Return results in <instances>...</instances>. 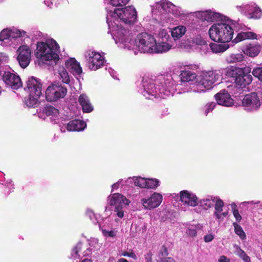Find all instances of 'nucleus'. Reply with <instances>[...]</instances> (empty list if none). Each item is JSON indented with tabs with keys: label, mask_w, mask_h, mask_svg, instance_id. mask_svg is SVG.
<instances>
[{
	"label": "nucleus",
	"mask_w": 262,
	"mask_h": 262,
	"mask_svg": "<svg viewBox=\"0 0 262 262\" xmlns=\"http://www.w3.org/2000/svg\"><path fill=\"white\" fill-rule=\"evenodd\" d=\"M115 42L120 48L138 50L141 53H153L156 39L151 34L143 32L139 34L134 40L129 31L120 29L116 34Z\"/></svg>",
	"instance_id": "obj_1"
},
{
	"label": "nucleus",
	"mask_w": 262,
	"mask_h": 262,
	"mask_svg": "<svg viewBox=\"0 0 262 262\" xmlns=\"http://www.w3.org/2000/svg\"><path fill=\"white\" fill-rule=\"evenodd\" d=\"M182 83L188 82L190 85L187 91L194 93L204 92L213 87L216 82L222 79L220 71H209L196 75L194 72L189 70L182 71L180 75Z\"/></svg>",
	"instance_id": "obj_2"
},
{
	"label": "nucleus",
	"mask_w": 262,
	"mask_h": 262,
	"mask_svg": "<svg viewBox=\"0 0 262 262\" xmlns=\"http://www.w3.org/2000/svg\"><path fill=\"white\" fill-rule=\"evenodd\" d=\"M174 85L175 82L170 75L161 76L155 81L144 78L141 93L145 97L150 99L158 97L165 99L173 95Z\"/></svg>",
	"instance_id": "obj_3"
},
{
	"label": "nucleus",
	"mask_w": 262,
	"mask_h": 262,
	"mask_svg": "<svg viewBox=\"0 0 262 262\" xmlns=\"http://www.w3.org/2000/svg\"><path fill=\"white\" fill-rule=\"evenodd\" d=\"M106 22L109 28L112 29L114 38L116 39V34L120 29H125L124 27L119 26L117 22L119 20L126 25H132L136 20L137 12L135 8L132 6H129L121 9H114L113 11L110 10L106 16Z\"/></svg>",
	"instance_id": "obj_4"
},
{
	"label": "nucleus",
	"mask_w": 262,
	"mask_h": 262,
	"mask_svg": "<svg viewBox=\"0 0 262 262\" xmlns=\"http://www.w3.org/2000/svg\"><path fill=\"white\" fill-rule=\"evenodd\" d=\"M59 47L53 39H49L46 42H39L37 44L36 56L42 60L53 61L55 62L59 58L58 54Z\"/></svg>",
	"instance_id": "obj_5"
},
{
	"label": "nucleus",
	"mask_w": 262,
	"mask_h": 262,
	"mask_svg": "<svg viewBox=\"0 0 262 262\" xmlns=\"http://www.w3.org/2000/svg\"><path fill=\"white\" fill-rule=\"evenodd\" d=\"M209 35L212 40L225 43L231 40L233 31L230 25L225 23H218L210 27Z\"/></svg>",
	"instance_id": "obj_6"
},
{
	"label": "nucleus",
	"mask_w": 262,
	"mask_h": 262,
	"mask_svg": "<svg viewBox=\"0 0 262 262\" xmlns=\"http://www.w3.org/2000/svg\"><path fill=\"white\" fill-rule=\"evenodd\" d=\"M108 201L111 206H114V211L119 218H122L124 216L123 208L128 205L130 202L125 196L118 193L110 195L108 197Z\"/></svg>",
	"instance_id": "obj_7"
},
{
	"label": "nucleus",
	"mask_w": 262,
	"mask_h": 262,
	"mask_svg": "<svg viewBox=\"0 0 262 262\" xmlns=\"http://www.w3.org/2000/svg\"><path fill=\"white\" fill-rule=\"evenodd\" d=\"M67 92V90L60 83H54L49 85L46 91V98L48 101L54 102L63 98Z\"/></svg>",
	"instance_id": "obj_8"
},
{
	"label": "nucleus",
	"mask_w": 262,
	"mask_h": 262,
	"mask_svg": "<svg viewBox=\"0 0 262 262\" xmlns=\"http://www.w3.org/2000/svg\"><path fill=\"white\" fill-rule=\"evenodd\" d=\"M87 64L90 69L96 71L100 68L104 62V58L94 50H88L84 54Z\"/></svg>",
	"instance_id": "obj_9"
},
{
	"label": "nucleus",
	"mask_w": 262,
	"mask_h": 262,
	"mask_svg": "<svg viewBox=\"0 0 262 262\" xmlns=\"http://www.w3.org/2000/svg\"><path fill=\"white\" fill-rule=\"evenodd\" d=\"M260 104V99L255 93L246 95L242 100V106L247 112H254L257 110Z\"/></svg>",
	"instance_id": "obj_10"
},
{
	"label": "nucleus",
	"mask_w": 262,
	"mask_h": 262,
	"mask_svg": "<svg viewBox=\"0 0 262 262\" xmlns=\"http://www.w3.org/2000/svg\"><path fill=\"white\" fill-rule=\"evenodd\" d=\"M236 8L249 18L259 19L262 16V10L254 3L237 6Z\"/></svg>",
	"instance_id": "obj_11"
},
{
	"label": "nucleus",
	"mask_w": 262,
	"mask_h": 262,
	"mask_svg": "<svg viewBox=\"0 0 262 262\" xmlns=\"http://www.w3.org/2000/svg\"><path fill=\"white\" fill-rule=\"evenodd\" d=\"M17 60L20 66L24 69L28 66L31 60V52L29 47L26 45L20 46L17 50Z\"/></svg>",
	"instance_id": "obj_12"
},
{
	"label": "nucleus",
	"mask_w": 262,
	"mask_h": 262,
	"mask_svg": "<svg viewBox=\"0 0 262 262\" xmlns=\"http://www.w3.org/2000/svg\"><path fill=\"white\" fill-rule=\"evenodd\" d=\"M163 200L162 195L157 192H154L150 197L143 198L141 202L145 209L151 210L160 206Z\"/></svg>",
	"instance_id": "obj_13"
},
{
	"label": "nucleus",
	"mask_w": 262,
	"mask_h": 262,
	"mask_svg": "<svg viewBox=\"0 0 262 262\" xmlns=\"http://www.w3.org/2000/svg\"><path fill=\"white\" fill-rule=\"evenodd\" d=\"M28 36L27 33L24 31H20L16 28L5 29L0 33V40H11L12 39Z\"/></svg>",
	"instance_id": "obj_14"
},
{
	"label": "nucleus",
	"mask_w": 262,
	"mask_h": 262,
	"mask_svg": "<svg viewBox=\"0 0 262 262\" xmlns=\"http://www.w3.org/2000/svg\"><path fill=\"white\" fill-rule=\"evenodd\" d=\"M3 79L6 84L12 89L17 90L22 86V82L19 77L9 72H5Z\"/></svg>",
	"instance_id": "obj_15"
},
{
	"label": "nucleus",
	"mask_w": 262,
	"mask_h": 262,
	"mask_svg": "<svg viewBox=\"0 0 262 262\" xmlns=\"http://www.w3.org/2000/svg\"><path fill=\"white\" fill-rule=\"evenodd\" d=\"M42 84L39 80L32 77L27 81V86L25 90L29 94H35L36 96H40L41 94Z\"/></svg>",
	"instance_id": "obj_16"
},
{
	"label": "nucleus",
	"mask_w": 262,
	"mask_h": 262,
	"mask_svg": "<svg viewBox=\"0 0 262 262\" xmlns=\"http://www.w3.org/2000/svg\"><path fill=\"white\" fill-rule=\"evenodd\" d=\"M215 98L218 104L225 106H231L233 104V100L225 90H222L217 93Z\"/></svg>",
	"instance_id": "obj_17"
},
{
	"label": "nucleus",
	"mask_w": 262,
	"mask_h": 262,
	"mask_svg": "<svg viewBox=\"0 0 262 262\" xmlns=\"http://www.w3.org/2000/svg\"><path fill=\"white\" fill-rule=\"evenodd\" d=\"M250 73V69L249 68L243 69V73L238 75L235 79V83L242 88L249 84L252 81V76L249 74Z\"/></svg>",
	"instance_id": "obj_18"
},
{
	"label": "nucleus",
	"mask_w": 262,
	"mask_h": 262,
	"mask_svg": "<svg viewBox=\"0 0 262 262\" xmlns=\"http://www.w3.org/2000/svg\"><path fill=\"white\" fill-rule=\"evenodd\" d=\"M214 215L216 219L220 222L223 221L224 219L228 215L227 211H224L223 209L224 203L219 198L216 197L214 200Z\"/></svg>",
	"instance_id": "obj_19"
},
{
	"label": "nucleus",
	"mask_w": 262,
	"mask_h": 262,
	"mask_svg": "<svg viewBox=\"0 0 262 262\" xmlns=\"http://www.w3.org/2000/svg\"><path fill=\"white\" fill-rule=\"evenodd\" d=\"M197 16L200 19L207 21H214L222 19V15L220 13L211 10L199 11L197 13Z\"/></svg>",
	"instance_id": "obj_20"
},
{
	"label": "nucleus",
	"mask_w": 262,
	"mask_h": 262,
	"mask_svg": "<svg viewBox=\"0 0 262 262\" xmlns=\"http://www.w3.org/2000/svg\"><path fill=\"white\" fill-rule=\"evenodd\" d=\"M180 193V200L185 204L190 206H195L198 204L197 198L192 193L189 192L187 190H183Z\"/></svg>",
	"instance_id": "obj_21"
},
{
	"label": "nucleus",
	"mask_w": 262,
	"mask_h": 262,
	"mask_svg": "<svg viewBox=\"0 0 262 262\" xmlns=\"http://www.w3.org/2000/svg\"><path fill=\"white\" fill-rule=\"evenodd\" d=\"M242 52L250 57L257 56L260 51V46L259 45L249 43L243 47Z\"/></svg>",
	"instance_id": "obj_22"
},
{
	"label": "nucleus",
	"mask_w": 262,
	"mask_h": 262,
	"mask_svg": "<svg viewBox=\"0 0 262 262\" xmlns=\"http://www.w3.org/2000/svg\"><path fill=\"white\" fill-rule=\"evenodd\" d=\"M66 67L74 75H79L82 73V68L79 63L74 58H70L65 63Z\"/></svg>",
	"instance_id": "obj_23"
},
{
	"label": "nucleus",
	"mask_w": 262,
	"mask_h": 262,
	"mask_svg": "<svg viewBox=\"0 0 262 262\" xmlns=\"http://www.w3.org/2000/svg\"><path fill=\"white\" fill-rule=\"evenodd\" d=\"M86 127V123L82 120H73L69 121L66 125L67 129L69 132L81 131Z\"/></svg>",
	"instance_id": "obj_24"
},
{
	"label": "nucleus",
	"mask_w": 262,
	"mask_h": 262,
	"mask_svg": "<svg viewBox=\"0 0 262 262\" xmlns=\"http://www.w3.org/2000/svg\"><path fill=\"white\" fill-rule=\"evenodd\" d=\"M78 102L84 113H90L93 111V106L89 97L85 94H82L79 96Z\"/></svg>",
	"instance_id": "obj_25"
},
{
	"label": "nucleus",
	"mask_w": 262,
	"mask_h": 262,
	"mask_svg": "<svg viewBox=\"0 0 262 262\" xmlns=\"http://www.w3.org/2000/svg\"><path fill=\"white\" fill-rule=\"evenodd\" d=\"M171 48V45L166 41L156 40L155 45L153 49V53H163L168 51Z\"/></svg>",
	"instance_id": "obj_26"
},
{
	"label": "nucleus",
	"mask_w": 262,
	"mask_h": 262,
	"mask_svg": "<svg viewBox=\"0 0 262 262\" xmlns=\"http://www.w3.org/2000/svg\"><path fill=\"white\" fill-rule=\"evenodd\" d=\"M257 39V35L252 32H241L238 33L233 41L237 43L245 39Z\"/></svg>",
	"instance_id": "obj_27"
},
{
	"label": "nucleus",
	"mask_w": 262,
	"mask_h": 262,
	"mask_svg": "<svg viewBox=\"0 0 262 262\" xmlns=\"http://www.w3.org/2000/svg\"><path fill=\"white\" fill-rule=\"evenodd\" d=\"M186 32V28L182 25L172 28L171 30V35L174 40L180 39Z\"/></svg>",
	"instance_id": "obj_28"
},
{
	"label": "nucleus",
	"mask_w": 262,
	"mask_h": 262,
	"mask_svg": "<svg viewBox=\"0 0 262 262\" xmlns=\"http://www.w3.org/2000/svg\"><path fill=\"white\" fill-rule=\"evenodd\" d=\"M226 75L228 77L236 78L238 75H240L243 73V68L230 66L226 69Z\"/></svg>",
	"instance_id": "obj_29"
},
{
	"label": "nucleus",
	"mask_w": 262,
	"mask_h": 262,
	"mask_svg": "<svg viewBox=\"0 0 262 262\" xmlns=\"http://www.w3.org/2000/svg\"><path fill=\"white\" fill-rule=\"evenodd\" d=\"M244 58V55L242 53H231L226 57V61L228 63H234L242 61Z\"/></svg>",
	"instance_id": "obj_30"
},
{
	"label": "nucleus",
	"mask_w": 262,
	"mask_h": 262,
	"mask_svg": "<svg viewBox=\"0 0 262 262\" xmlns=\"http://www.w3.org/2000/svg\"><path fill=\"white\" fill-rule=\"evenodd\" d=\"M40 96L29 94L28 97L25 98V103L29 107H35L38 103V98Z\"/></svg>",
	"instance_id": "obj_31"
},
{
	"label": "nucleus",
	"mask_w": 262,
	"mask_h": 262,
	"mask_svg": "<svg viewBox=\"0 0 262 262\" xmlns=\"http://www.w3.org/2000/svg\"><path fill=\"white\" fill-rule=\"evenodd\" d=\"M168 254L167 250L165 247H162L160 250L158 254L159 258L157 260V262H176L171 257L165 256Z\"/></svg>",
	"instance_id": "obj_32"
},
{
	"label": "nucleus",
	"mask_w": 262,
	"mask_h": 262,
	"mask_svg": "<svg viewBox=\"0 0 262 262\" xmlns=\"http://www.w3.org/2000/svg\"><path fill=\"white\" fill-rule=\"evenodd\" d=\"M210 46L211 51L214 53H223L229 48V45L227 43L217 44L212 43L210 45Z\"/></svg>",
	"instance_id": "obj_33"
},
{
	"label": "nucleus",
	"mask_w": 262,
	"mask_h": 262,
	"mask_svg": "<svg viewBox=\"0 0 262 262\" xmlns=\"http://www.w3.org/2000/svg\"><path fill=\"white\" fill-rule=\"evenodd\" d=\"M43 111L47 116H51L54 120L58 118L59 115L58 110L51 105L45 107Z\"/></svg>",
	"instance_id": "obj_34"
},
{
	"label": "nucleus",
	"mask_w": 262,
	"mask_h": 262,
	"mask_svg": "<svg viewBox=\"0 0 262 262\" xmlns=\"http://www.w3.org/2000/svg\"><path fill=\"white\" fill-rule=\"evenodd\" d=\"M216 197H211L210 198L201 200L199 202L200 206L205 210L212 207L214 205L215 198Z\"/></svg>",
	"instance_id": "obj_35"
},
{
	"label": "nucleus",
	"mask_w": 262,
	"mask_h": 262,
	"mask_svg": "<svg viewBox=\"0 0 262 262\" xmlns=\"http://www.w3.org/2000/svg\"><path fill=\"white\" fill-rule=\"evenodd\" d=\"M235 249V253L238 255L244 262H250V258L247 254L241 249L240 247L237 245L233 246Z\"/></svg>",
	"instance_id": "obj_36"
},
{
	"label": "nucleus",
	"mask_w": 262,
	"mask_h": 262,
	"mask_svg": "<svg viewBox=\"0 0 262 262\" xmlns=\"http://www.w3.org/2000/svg\"><path fill=\"white\" fill-rule=\"evenodd\" d=\"M58 73L60 76V79L62 80V81L63 83H65L66 84H69L70 83V76L64 68H60L58 70Z\"/></svg>",
	"instance_id": "obj_37"
},
{
	"label": "nucleus",
	"mask_w": 262,
	"mask_h": 262,
	"mask_svg": "<svg viewBox=\"0 0 262 262\" xmlns=\"http://www.w3.org/2000/svg\"><path fill=\"white\" fill-rule=\"evenodd\" d=\"M145 188L156 189L159 186V181L156 179H146Z\"/></svg>",
	"instance_id": "obj_38"
},
{
	"label": "nucleus",
	"mask_w": 262,
	"mask_h": 262,
	"mask_svg": "<svg viewBox=\"0 0 262 262\" xmlns=\"http://www.w3.org/2000/svg\"><path fill=\"white\" fill-rule=\"evenodd\" d=\"M172 4L171 2L166 0H162L158 4L157 7L159 9L161 7V9L169 12V9L171 8Z\"/></svg>",
	"instance_id": "obj_39"
},
{
	"label": "nucleus",
	"mask_w": 262,
	"mask_h": 262,
	"mask_svg": "<svg viewBox=\"0 0 262 262\" xmlns=\"http://www.w3.org/2000/svg\"><path fill=\"white\" fill-rule=\"evenodd\" d=\"M133 180L134 181L135 185H136L137 186H139L141 188H145L146 179L142 178L140 177H134L133 178Z\"/></svg>",
	"instance_id": "obj_40"
},
{
	"label": "nucleus",
	"mask_w": 262,
	"mask_h": 262,
	"mask_svg": "<svg viewBox=\"0 0 262 262\" xmlns=\"http://www.w3.org/2000/svg\"><path fill=\"white\" fill-rule=\"evenodd\" d=\"M169 12L172 13L176 16H180L184 15V12L182 9L173 4L171 6V7L169 9Z\"/></svg>",
	"instance_id": "obj_41"
},
{
	"label": "nucleus",
	"mask_w": 262,
	"mask_h": 262,
	"mask_svg": "<svg viewBox=\"0 0 262 262\" xmlns=\"http://www.w3.org/2000/svg\"><path fill=\"white\" fill-rule=\"evenodd\" d=\"M235 233L237 234L242 239L246 238V234L240 225L236 223H233Z\"/></svg>",
	"instance_id": "obj_42"
},
{
	"label": "nucleus",
	"mask_w": 262,
	"mask_h": 262,
	"mask_svg": "<svg viewBox=\"0 0 262 262\" xmlns=\"http://www.w3.org/2000/svg\"><path fill=\"white\" fill-rule=\"evenodd\" d=\"M82 248V244L79 243L76 246L72 249L71 252V257L74 259L78 258L80 257L79 252Z\"/></svg>",
	"instance_id": "obj_43"
},
{
	"label": "nucleus",
	"mask_w": 262,
	"mask_h": 262,
	"mask_svg": "<svg viewBox=\"0 0 262 262\" xmlns=\"http://www.w3.org/2000/svg\"><path fill=\"white\" fill-rule=\"evenodd\" d=\"M252 75L262 82V67H256L252 71Z\"/></svg>",
	"instance_id": "obj_44"
},
{
	"label": "nucleus",
	"mask_w": 262,
	"mask_h": 262,
	"mask_svg": "<svg viewBox=\"0 0 262 262\" xmlns=\"http://www.w3.org/2000/svg\"><path fill=\"white\" fill-rule=\"evenodd\" d=\"M102 232L104 236L109 237H115L117 235L118 231L115 229L108 230L105 229H102Z\"/></svg>",
	"instance_id": "obj_45"
},
{
	"label": "nucleus",
	"mask_w": 262,
	"mask_h": 262,
	"mask_svg": "<svg viewBox=\"0 0 262 262\" xmlns=\"http://www.w3.org/2000/svg\"><path fill=\"white\" fill-rule=\"evenodd\" d=\"M129 0H110L112 5L115 7L123 6L126 5Z\"/></svg>",
	"instance_id": "obj_46"
},
{
	"label": "nucleus",
	"mask_w": 262,
	"mask_h": 262,
	"mask_svg": "<svg viewBox=\"0 0 262 262\" xmlns=\"http://www.w3.org/2000/svg\"><path fill=\"white\" fill-rule=\"evenodd\" d=\"M215 106L216 103L213 102L207 104L205 106V115L207 116L209 112L213 110Z\"/></svg>",
	"instance_id": "obj_47"
},
{
	"label": "nucleus",
	"mask_w": 262,
	"mask_h": 262,
	"mask_svg": "<svg viewBox=\"0 0 262 262\" xmlns=\"http://www.w3.org/2000/svg\"><path fill=\"white\" fill-rule=\"evenodd\" d=\"M236 206L235 204H232L231 205V207L233 210V215L235 217L236 221L239 222L242 219V217L241 215L239 214L238 210L236 209Z\"/></svg>",
	"instance_id": "obj_48"
},
{
	"label": "nucleus",
	"mask_w": 262,
	"mask_h": 262,
	"mask_svg": "<svg viewBox=\"0 0 262 262\" xmlns=\"http://www.w3.org/2000/svg\"><path fill=\"white\" fill-rule=\"evenodd\" d=\"M159 37L161 38V40L167 41V38L169 37L167 31L164 29L161 30L158 34Z\"/></svg>",
	"instance_id": "obj_49"
},
{
	"label": "nucleus",
	"mask_w": 262,
	"mask_h": 262,
	"mask_svg": "<svg viewBox=\"0 0 262 262\" xmlns=\"http://www.w3.org/2000/svg\"><path fill=\"white\" fill-rule=\"evenodd\" d=\"M120 255L121 256H126V257H131V258H133L134 259H137V257L136 255L133 251V250H130L129 252L124 251V252H122L120 254Z\"/></svg>",
	"instance_id": "obj_50"
},
{
	"label": "nucleus",
	"mask_w": 262,
	"mask_h": 262,
	"mask_svg": "<svg viewBox=\"0 0 262 262\" xmlns=\"http://www.w3.org/2000/svg\"><path fill=\"white\" fill-rule=\"evenodd\" d=\"M193 42L198 45H202L205 43V41L200 35H197L193 39Z\"/></svg>",
	"instance_id": "obj_51"
},
{
	"label": "nucleus",
	"mask_w": 262,
	"mask_h": 262,
	"mask_svg": "<svg viewBox=\"0 0 262 262\" xmlns=\"http://www.w3.org/2000/svg\"><path fill=\"white\" fill-rule=\"evenodd\" d=\"M187 233L188 235H189L191 236H194L196 234V230L195 227L193 226H191L190 227L187 231Z\"/></svg>",
	"instance_id": "obj_52"
},
{
	"label": "nucleus",
	"mask_w": 262,
	"mask_h": 262,
	"mask_svg": "<svg viewBox=\"0 0 262 262\" xmlns=\"http://www.w3.org/2000/svg\"><path fill=\"white\" fill-rule=\"evenodd\" d=\"M9 59L7 55L4 53H0V65L8 62Z\"/></svg>",
	"instance_id": "obj_53"
},
{
	"label": "nucleus",
	"mask_w": 262,
	"mask_h": 262,
	"mask_svg": "<svg viewBox=\"0 0 262 262\" xmlns=\"http://www.w3.org/2000/svg\"><path fill=\"white\" fill-rule=\"evenodd\" d=\"M213 238L214 235L212 234H207L204 237V240L206 243L212 241L213 239Z\"/></svg>",
	"instance_id": "obj_54"
},
{
	"label": "nucleus",
	"mask_w": 262,
	"mask_h": 262,
	"mask_svg": "<svg viewBox=\"0 0 262 262\" xmlns=\"http://www.w3.org/2000/svg\"><path fill=\"white\" fill-rule=\"evenodd\" d=\"M152 254L150 252H148L145 255V258L146 261H152Z\"/></svg>",
	"instance_id": "obj_55"
},
{
	"label": "nucleus",
	"mask_w": 262,
	"mask_h": 262,
	"mask_svg": "<svg viewBox=\"0 0 262 262\" xmlns=\"http://www.w3.org/2000/svg\"><path fill=\"white\" fill-rule=\"evenodd\" d=\"M219 262H229V259L225 256H221L218 260Z\"/></svg>",
	"instance_id": "obj_56"
},
{
	"label": "nucleus",
	"mask_w": 262,
	"mask_h": 262,
	"mask_svg": "<svg viewBox=\"0 0 262 262\" xmlns=\"http://www.w3.org/2000/svg\"><path fill=\"white\" fill-rule=\"evenodd\" d=\"M122 181H123L122 180H120L118 181V182H117L116 183L114 184L112 186V191H113L114 189H117L118 188L119 184L120 183H121Z\"/></svg>",
	"instance_id": "obj_57"
},
{
	"label": "nucleus",
	"mask_w": 262,
	"mask_h": 262,
	"mask_svg": "<svg viewBox=\"0 0 262 262\" xmlns=\"http://www.w3.org/2000/svg\"><path fill=\"white\" fill-rule=\"evenodd\" d=\"M54 2V0H45V5H47L48 7H51V5L53 4V2Z\"/></svg>",
	"instance_id": "obj_58"
},
{
	"label": "nucleus",
	"mask_w": 262,
	"mask_h": 262,
	"mask_svg": "<svg viewBox=\"0 0 262 262\" xmlns=\"http://www.w3.org/2000/svg\"><path fill=\"white\" fill-rule=\"evenodd\" d=\"M91 254V250L89 249H87L83 253V256H86Z\"/></svg>",
	"instance_id": "obj_59"
},
{
	"label": "nucleus",
	"mask_w": 262,
	"mask_h": 262,
	"mask_svg": "<svg viewBox=\"0 0 262 262\" xmlns=\"http://www.w3.org/2000/svg\"><path fill=\"white\" fill-rule=\"evenodd\" d=\"M117 262H128V260L125 258H121L119 259Z\"/></svg>",
	"instance_id": "obj_60"
},
{
	"label": "nucleus",
	"mask_w": 262,
	"mask_h": 262,
	"mask_svg": "<svg viewBox=\"0 0 262 262\" xmlns=\"http://www.w3.org/2000/svg\"><path fill=\"white\" fill-rule=\"evenodd\" d=\"M108 72H109V73H110V75H111L112 77H114V70H112L111 69H110L108 70Z\"/></svg>",
	"instance_id": "obj_61"
},
{
	"label": "nucleus",
	"mask_w": 262,
	"mask_h": 262,
	"mask_svg": "<svg viewBox=\"0 0 262 262\" xmlns=\"http://www.w3.org/2000/svg\"><path fill=\"white\" fill-rule=\"evenodd\" d=\"M81 262H92V260L88 258H85Z\"/></svg>",
	"instance_id": "obj_62"
},
{
	"label": "nucleus",
	"mask_w": 262,
	"mask_h": 262,
	"mask_svg": "<svg viewBox=\"0 0 262 262\" xmlns=\"http://www.w3.org/2000/svg\"><path fill=\"white\" fill-rule=\"evenodd\" d=\"M244 204H255V203H254L253 201H251V202H245L243 203Z\"/></svg>",
	"instance_id": "obj_63"
},
{
	"label": "nucleus",
	"mask_w": 262,
	"mask_h": 262,
	"mask_svg": "<svg viewBox=\"0 0 262 262\" xmlns=\"http://www.w3.org/2000/svg\"><path fill=\"white\" fill-rule=\"evenodd\" d=\"M11 181H10L9 182L7 181V184L8 185L9 184H11Z\"/></svg>",
	"instance_id": "obj_64"
}]
</instances>
